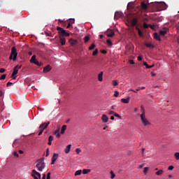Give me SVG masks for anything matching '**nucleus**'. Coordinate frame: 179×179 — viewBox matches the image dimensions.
Segmentation results:
<instances>
[{"label":"nucleus","mask_w":179,"mask_h":179,"mask_svg":"<svg viewBox=\"0 0 179 179\" xmlns=\"http://www.w3.org/2000/svg\"><path fill=\"white\" fill-rule=\"evenodd\" d=\"M36 167L38 169V171H43L45 169V163L44 162V157L40 158L36 161Z\"/></svg>","instance_id":"nucleus-1"},{"label":"nucleus","mask_w":179,"mask_h":179,"mask_svg":"<svg viewBox=\"0 0 179 179\" xmlns=\"http://www.w3.org/2000/svg\"><path fill=\"white\" fill-rule=\"evenodd\" d=\"M127 22L131 26V27H135L138 24V17L134 15H129L127 17Z\"/></svg>","instance_id":"nucleus-2"},{"label":"nucleus","mask_w":179,"mask_h":179,"mask_svg":"<svg viewBox=\"0 0 179 179\" xmlns=\"http://www.w3.org/2000/svg\"><path fill=\"white\" fill-rule=\"evenodd\" d=\"M17 58V50H16V48L15 46H13L11 48V52L9 57V59L13 61H15L16 59Z\"/></svg>","instance_id":"nucleus-3"},{"label":"nucleus","mask_w":179,"mask_h":179,"mask_svg":"<svg viewBox=\"0 0 179 179\" xmlns=\"http://www.w3.org/2000/svg\"><path fill=\"white\" fill-rule=\"evenodd\" d=\"M141 120L144 127H148V125H150V122H149V120L146 119V115H140Z\"/></svg>","instance_id":"nucleus-4"},{"label":"nucleus","mask_w":179,"mask_h":179,"mask_svg":"<svg viewBox=\"0 0 179 179\" xmlns=\"http://www.w3.org/2000/svg\"><path fill=\"white\" fill-rule=\"evenodd\" d=\"M20 68H22V66H19V65H17L14 67L13 71L11 75V78H13V79H16V77L15 76L17 75V73L19 72V69H20Z\"/></svg>","instance_id":"nucleus-5"},{"label":"nucleus","mask_w":179,"mask_h":179,"mask_svg":"<svg viewBox=\"0 0 179 179\" xmlns=\"http://www.w3.org/2000/svg\"><path fill=\"white\" fill-rule=\"evenodd\" d=\"M31 177L34 179H41V174L35 169L31 171Z\"/></svg>","instance_id":"nucleus-6"},{"label":"nucleus","mask_w":179,"mask_h":179,"mask_svg":"<svg viewBox=\"0 0 179 179\" xmlns=\"http://www.w3.org/2000/svg\"><path fill=\"white\" fill-rule=\"evenodd\" d=\"M31 64H35L37 66H41L42 64L36 59V55H33L30 59Z\"/></svg>","instance_id":"nucleus-7"},{"label":"nucleus","mask_w":179,"mask_h":179,"mask_svg":"<svg viewBox=\"0 0 179 179\" xmlns=\"http://www.w3.org/2000/svg\"><path fill=\"white\" fill-rule=\"evenodd\" d=\"M122 15H124V14L121 12H118V11L115 12V17H114L115 20H118L120 19V17H122Z\"/></svg>","instance_id":"nucleus-8"},{"label":"nucleus","mask_w":179,"mask_h":179,"mask_svg":"<svg viewBox=\"0 0 179 179\" xmlns=\"http://www.w3.org/2000/svg\"><path fill=\"white\" fill-rule=\"evenodd\" d=\"M59 43H61L62 45H65L66 43V39L65 38V36L62 35L59 36Z\"/></svg>","instance_id":"nucleus-9"},{"label":"nucleus","mask_w":179,"mask_h":179,"mask_svg":"<svg viewBox=\"0 0 179 179\" xmlns=\"http://www.w3.org/2000/svg\"><path fill=\"white\" fill-rule=\"evenodd\" d=\"M48 125H50V122H44L40 125L39 129H43V131H44V129H45Z\"/></svg>","instance_id":"nucleus-10"},{"label":"nucleus","mask_w":179,"mask_h":179,"mask_svg":"<svg viewBox=\"0 0 179 179\" xmlns=\"http://www.w3.org/2000/svg\"><path fill=\"white\" fill-rule=\"evenodd\" d=\"M57 30L59 32V37L61 36H64L63 34L65 33V30L63 28H62L61 27H57Z\"/></svg>","instance_id":"nucleus-11"},{"label":"nucleus","mask_w":179,"mask_h":179,"mask_svg":"<svg viewBox=\"0 0 179 179\" xmlns=\"http://www.w3.org/2000/svg\"><path fill=\"white\" fill-rule=\"evenodd\" d=\"M57 159H58V154L54 153L52 157V163L51 164H55V162H57Z\"/></svg>","instance_id":"nucleus-12"},{"label":"nucleus","mask_w":179,"mask_h":179,"mask_svg":"<svg viewBox=\"0 0 179 179\" xmlns=\"http://www.w3.org/2000/svg\"><path fill=\"white\" fill-rule=\"evenodd\" d=\"M51 69H52L51 66L50 64L47 65L46 66H45L43 68V73H47L48 72H50V71H51Z\"/></svg>","instance_id":"nucleus-13"},{"label":"nucleus","mask_w":179,"mask_h":179,"mask_svg":"<svg viewBox=\"0 0 179 179\" xmlns=\"http://www.w3.org/2000/svg\"><path fill=\"white\" fill-rule=\"evenodd\" d=\"M168 30H169V29H167V28H163V30L159 31V35L160 36H166V34H167Z\"/></svg>","instance_id":"nucleus-14"},{"label":"nucleus","mask_w":179,"mask_h":179,"mask_svg":"<svg viewBox=\"0 0 179 179\" xmlns=\"http://www.w3.org/2000/svg\"><path fill=\"white\" fill-rule=\"evenodd\" d=\"M115 34V33L114 32V31L113 29H110L107 32L108 37H114Z\"/></svg>","instance_id":"nucleus-15"},{"label":"nucleus","mask_w":179,"mask_h":179,"mask_svg":"<svg viewBox=\"0 0 179 179\" xmlns=\"http://www.w3.org/2000/svg\"><path fill=\"white\" fill-rule=\"evenodd\" d=\"M69 43L71 44V45H76V44H78V40L71 38L69 39Z\"/></svg>","instance_id":"nucleus-16"},{"label":"nucleus","mask_w":179,"mask_h":179,"mask_svg":"<svg viewBox=\"0 0 179 179\" xmlns=\"http://www.w3.org/2000/svg\"><path fill=\"white\" fill-rule=\"evenodd\" d=\"M101 120L104 123L108 122V117H107V115H102Z\"/></svg>","instance_id":"nucleus-17"},{"label":"nucleus","mask_w":179,"mask_h":179,"mask_svg":"<svg viewBox=\"0 0 179 179\" xmlns=\"http://www.w3.org/2000/svg\"><path fill=\"white\" fill-rule=\"evenodd\" d=\"M154 38L157 40V41H162V38H160V35L157 32L154 33Z\"/></svg>","instance_id":"nucleus-18"},{"label":"nucleus","mask_w":179,"mask_h":179,"mask_svg":"<svg viewBox=\"0 0 179 179\" xmlns=\"http://www.w3.org/2000/svg\"><path fill=\"white\" fill-rule=\"evenodd\" d=\"M136 30H137L139 37H143V33L142 32L141 29H139V27H136Z\"/></svg>","instance_id":"nucleus-19"},{"label":"nucleus","mask_w":179,"mask_h":179,"mask_svg":"<svg viewBox=\"0 0 179 179\" xmlns=\"http://www.w3.org/2000/svg\"><path fill=\"white\" fill-rule=\"evenodd\" d=\"M98 80L99 82H103V71H101L98 75Z\"/></svg>","instance_id":"nucleus-20"},{"label":"nucleus","mask_w":179,"mask_h":179,"mask_svg":"<svg viewBox=\"0 0 179 179\" xmlns=\"http://www.w3.org/2000/svg\"><path fill=\"white\" fill-rule=\"evenodd\" d=\"M145 87H138V88L136 90V91L134 90H130V91H131V92H133L134 93H136V92H139V90H145Z\"/></svg>","instance_id":"nucleus-21"},{"label":"nucleus","mask_w":179,"mask_h":179,"mask_svg":"<svg viewBox=\"0 0 179 179\" xmlns=\"http://www.w3.org/2000/svg\"><path fill=\"white\" fill-rule=\"evenodd\" d=\"M65 131H66V125H63L62 127L60 134H62V135H64V134H65Z\"/></svg>","instance_id":"nucleus-22"},{"label":"nucleus","mask_w":179,"mask_h":179,"mask_svg":"<svg viewBox=\"0 0 179 179\" xmlns=\"http://www.w3.org/2000/svg\"><path fill=\"white\" fill-rule=\"evenodd\" d=\"M129 100H130V98H127V99H121V101L122 103H124V104H128V103H129Z\"/></svg>","instance_id":"nucleus-23"},{"label":"nucleus","mask_w":179,"mask_h":179,"mask_svg":"<svg viewBox=\"0 0 179 179\" xmlns=\"http://www.w3.org/2000/svg\"><path fill=\"white\" fill-rule=\"evenodd\" d=\"M71 145H68L66 147V148H65V150H64V152H65V153H69V152L71 151Z\"/></svg>","instance_id":"nucleus-24"},{"label":"nucleus","mask_w":179,"mask_h":179,"mask_svg":"<svg viewBox=\"0 0 179 179\" xmlns=\"http://www.w3.org/2000/svg\"><path fill=\"white\" fill-rule=\"evenodd\" d=\"M55 135H56L57 138H59L61 136V134H59V128L55 131Z\"/></svg>","instance_id":"nucleus-25"},{"label":"nucleus","mask_w":179,"mask_h":179,"mask_svg":"<svg viewBox=\"0 0 179 179\" xmlns=\"http://www.w3.org/2000/svg\"><path fill=\"white\" fill-rule=\"evenodd\" d=\"M141 7L143 9H144L145 10V9H148V5H146V3H145L144 2L141 3Z\"/></svg>","instance_id":"nucleus-26"},{"label":"nucleus","mask_w":179,"mask_h":179,"mask_svg":"<svg viewBox=\"0 0 179 179\" xmlns=\"http://www.w3.org/2000/svg\"><path fill=\"white\" fill-rule=\"evenodd\" d=\"M145 47H148V48H155V45L152 43H145Z\"/></svg>","instance_id":"nucleus-27"},{"label":"nucleus","mask_w":179,"mask_h":179,"mask_svg":"<svg viewBox=\"0 0 179 179\" xmlns=\"http://www.w3.org/2000/svg\"><path fill=\"white\" fill-rule=\"evenodd\" d=\"M132 8H134V3H129L128 4H127V8L128 9H132Z\"/></svg>","instance_id":"nucleus-28"},{"label":"nucleus","mask_w":179,"mask_h":179,"mask_svg":"<svg viewBox=\"0 0 179 179\" xmlns=\"http://www.w3.org/2000/svg\"><path fill=\"white\" fill-rule=\"evenodd\" d=\"M106 43L109 47H111L113 45V42L110 39H107Z\"/></svg>","instance_id":"nucleus-29"},{"label":"nucleus","mask_w":179,"mask_h":179,"mask_svg":"<svg viewBox=\"0 0 179 179\" xmlns=\"http://www.w3.org/2000/svg\"><path fill=\"white\" fill-rule=\"evenodd\" d=\"M83 174H87L90 173V169H83L82 171Z\"/></svg>","instance_id":"nucleus-30"},{"label":"nucleus","mask_w":179,"mask_h":179,"mask_svg":"<svg viewBox=\"0 0 179 179\" xmlns=\"http://www.w3.org/2000/svg\"><path fill=\"white\" fill-rule=\"evenodd\" d=\"M141 115H145V108L143 107V106H141Z\"/></svg>","instance_id":"nucleus-31"},{"label":"nucleus","mask_w":179,"mask_h":179,"mask_svg":"<svg viewBox=\"0 0 179 179\" xmlns=\"http://www.w3.org/2000/svg\"><path fill=\"white\" fill-rule=\"evenodd\" d=\"M155 174H156L157 176H162V174H163V170H162V169L159 170L158 171H157V172L155 173Z\"/></svg>","instance_id":"nucleus-32"},{"label":"nucleus","mask_w":179,"mask_h":179,"mask_svg":"<svg viewBox=\"0 0 179 179\" xmlns=\"http://www.w3.org/2000/svg\"><path fill=\"white\" fill-rule=\"evenodd\" d=\"M80 174H82V170H78L76 171L74 176H80Z\"/></svg>","instance_id":"nucleus-33"},{"label":"nucleus","mask_w":179,"mask_h":179,"mask_svg":"<svg viewBox=\"0 0 179 179\" xmlns=\"http://www.w3.org/2000/svg\"><path fill=\"white\" fill-rule=\"evenodd\" d=\"M95 47L96 45L94 43H92L89 48L90 51H91L92 50H94Z\"/></svg>","instance_id":"nucleus-34"},{"label":"nucleus","mask_w":179,"mask_h":179,"mask_svg":"<svg viewBox=\"0 0 179 179\" xmlns=\"http://www.w3.org/2000/svg\"><path fill=\"white\" fill-rule=\"evenodd\" d=\"M115 178V173H114V171H110V178L114 179Z\"/></svg>","instance_id":"nucleus-35"},{"label":"nucleus","mask_w":179,"mask_h":179,"mask_svg":"<svg viewBox=\"0 0 179 179\" xmlns=\"http://www.w3.org/2000/svg\"><path fill=\"white\" fill-rule=\"evenodd\" d=\"M174 157H175L176 160H179V152H176L174 154Z\"/></svg>","instance_id":"nucleus-36"},{"label":"nucleus","mask_w":179,"mask_h":179,"mask_svg":"<svg viewBox=\"0 0 179 179\" xmlns=\"http://www.w3.org/2000/svg\"><path fill=\"white\" fill-rule=\"evenodd\" d=\"M97 54H99V50L96 49L93 53H92V55L93 57H96V55H97Z\"/></svg>","instance_id":"nucleus-37"},{"label":"nucleus","mask_w":179,"mask_h":179,"mask_svg":"<svg viewBox=\"0 0 179 179\" xmlns=\"http://www.w3.org/2000/svg\"><path fill=\"white\" fill-rule=\"evenodd\" d=\"M69 33L66 32V31H64V33L63 34V37H69Z\"/></svg>","instance_id":"nucleus-38"},{"label":"nucleus","mask_w":179,"mask_h":179,"mask_svg":"<svg viewBox=\"0 0 179 179\" xmlns=\"http://www.w3.org/2000/svg\"><path fill=\"white\" fill-rule=\"evenodd\" d=\"M89 40H90V37H89L87 36H85V38H84L85 43H87V41H89Z\"/></svg>","instance_id":"nucleus-39"},{"label":"nucleus","mask_w":179,"mask_h":179,"mask_svg":"<svg viewBox=\"0 0 179 179\" xmlns=\"http://www.w3.org/2000/svg\"><path fill=\"white\" fill-rule=\"evenodd\" d=\"M4 79H6V74H3V75L0 77V80H4Z\"/></svg>","instance_id":"nucleus-40"},{"label":"nucleus","mask_w":179,"mask_h":179,"mask_svg":"<svg viewBox=\"0 0 179 179\" xmlns=\"http://www.w3.org/2000/svg\"><path fill=\"white\" fill-rule=\"evenodd\" d=\"M48 156H50V148H47L46 150L45 157H48Z\"/></svg>","instance_id":"nucleus-41"},{"label":"nucleus","mask_w":179,"mask_h":179,"mask_svg":"<svg viewBox=\"0 0 179 179\" xmlns=\"http://www.w3.org/2000/svg\"><path fill=\"white\" fill-rule=\"evenodd\" d=\"M114 117H117V118H119V120H121V115H118V113H114Z\"/></svg>","instance_id":"nucleus-42"},{"label":"nucleus","mask_w":179,"mask_h":179,"mask_svg":"<svg viewBox=\"0 0 179 179\" xmlns=\"http://www.w3.org/2000/svg\"><path fill=\"white\" fill-rule=\"evenodd\" d=\"M113 86H118V82L115 80L113 81Z\"/></svg>","instance_id":"nucleus-43"},{"label":"nucleus","mask_w":179,"mask_h":179,"mask_svg":"<svg viewBox=\"0 0 179 179\" xmlns=\"http://www.w3.org/2000/svg\"><path fill=\"white\" fill-rule=\"evenodd\" d=\"M143 27H144V29H149L150 26L146 22H144Z\"/></svg>","instance_id":"nucleus-44"},{"label":"nucleus","mask_w":179,"mask_h":179,"mask_svg":"<svg viewBox=\"0 0 179 179\" xmlns=\"http://www.w3.org/2000/svg\"><path fill=\"white\" fill-rule=\"evenodd\" d=\"M115 113V112L113 111V110H109L108 114V115H114V114Z\"/></svg>","instance_id":"nucleus-45"},{"label":"nucleus","mask_w":179,"mask_h":179,"mask_svg":"<svg viewBox=\"0 0 179 179\" xmlns=\"http://www.w3.org/2000/svg\"><path fill=\"white\" fill-rule=\"evenodd\" d=\"M69 23H70V24H73V23H75V19H71L69 22Z\"/></svg>","instance_id":"nucleus-46"},{"label":"nucleus","mask_w":179,"mask_h":179,"mask_svg":"<svg viewBox=\"0 0 179 179\" xmlns=\"http://www.w3.org/2000/svg\"><path fill=\"white\" fill-rule=\"evenodd\" d=\"M143 65H144V66H145L147 68V69H149V64H148V63L146 62H143Z\"/></svg>","instance_id":"nucleus-47"},{"label":"nucleus","mask_w":179,"mask_h":179,"mask_svg":"<svg viewBox=\"0 0 179 179\" xmlns=\"http://www.w3.org/2000/svg\"><path fill=\"white\" fill-rule=\"evenodd\" d=\"M46 179H51V173H48Z\"/></svg>","instance_id":"nucleus-48"},{"label":"nucleus","mask_w":179,"mask_h":179,"mask_svg":"<svg viewBox=\"0 0 179 179\" xmlns=\"http://www.w3.org/2000/svg\"><path fill=\"white\" fill-rule=\"evenodd\" d=\"M148 170H149V168L145 167V168H144V170H143L144 174H146V173H148Z\"/></svg>","instance_id":"nucleus-49"},{"label":"nucleus","mask_w":179,"mask_h":179,"mask_svg":"<svg viewBox=\"0 0 179 179\" xmlns=\"http://www.w3.org/2000/svg\"><path fill=\"white\" fill-rule=\"evenodd\" d=\"M48 141L52 142V141H54V137H52V136H50L48 138Z\"/></svg>","instance_id":"nucleus-50"},{"label":"nucleus","mask_w":179,"mask_h":179,"mask_svg":"<svg viewBox=\"0 0 179 179\" xmlns=\"http://www.w3.org/2000/svg\"><path fill=\"white\" fill-rule=\"evenodd\" d=\"M119 94H120V92H118L117 91H115L114 93L115 97H118Z\"/></svg>","instance_id":"nucleus-51"},{"label":"nucleus","mask_w":179,"mask_h":179,"mask_svg":"<svg viewBox=\"0 0 179 179\" xmlns=\"http://www.w3.org/2000/svg\"><path fill=\"white\" fill-rule=\"evenodd\" d=\"M43 132H44V130H43V129H40V131H39V133H38V136H41V135H43Z\"/></svg>","instance_id":"nucleus-52"},{"label":"nucleus","mask_w":179,"mask_h":179,"mask_svg":"<svg viewBox=\"0 0 179 179\" xmlns=\"http://www.w3.org/2000/svg\"><path fill=\"white\" fill-rule=\"evenodd\" d=\"M150 29H152V30H155V28L156 27V26L152 25V24H149Z\"/></svg>","instance_id":"nucleus-53"},{"label":"nucleus","mask_w":179,"mask_h":179,"mask_svg":"<svg viewBox=\"0 0 179 179\" xmlns=\"http://www.w3.org/2000/svg\"><path fill=\"white\" fill-rule=\"evenodd\" d=\"M76 152L77 155H79V153L81 152V150H80V149L77 148V149L76 150Z\"/></svg>","instance_id":"nucleus-54"},{"label":"nucleus","mask_w":179,"mask_h":179,"mask_svg":"<svg viewBox=\"0 0 179 179\" xmlns=\"http://www.w3.org/2000/svg\"><path fill=\"white\" fill-rule=\"evenodd\" d=\"M12 85H13V83H10V82H8L6 84V86L8 87V86H12Z\"/></svg>","instance_id":"nucleus-55"},{"label":"nucleus","mask_w":179,"mask_h":179,"mask_svg":"<svg viewBox=\"0 0 179 179\" xmlns=\"http://www.w3.org/2000/svg\"><path fill=\"white\" fill-rule=\"evenodd\" d=\"M3 72H5V69L3 68L0 69V73H3Z\"/></svg>","instance_id":"nucleus-56"},{"label":"nucleus","mask_w":179,"mask_h":179,"mask_svg":"<svg viewBox=\"0 0 179 179\" xmlns=\"http://www.w3.org/2000/svg\"><path fill=\"white\" fill-rule=\"evenodd\" d=\"M129 64L131 65H134L135 64V62H134V60H129Z\"/></svg>","instance_id":"nucleus-57"},{"label":"nucleus","mask_w":179,"mask_h":179,"mask_svg":"<svg viewBox=\"0 0 179 179\" xmlns=\"http://www.w3.org/2000/svg\"><path fill=\"white\" fill-rule=\"evenodd\" d=\"M13 155L15 157H19V154H17V152H14Z\"/></svg>","instance_id":"nucleus-58"},{"label":"nucleus","mask_w":179,"mask_h":179,"mask_svg":"<svg viewBox=\"0 0 179 179\" xmlns=\"http://www.w3.org/2000/svg\"><path fill=\"white\" fill-rule=\"evenodd\" d=\"M173 169H174V166H169V168H168V170H173Z\"/></svg>","instance_id":"nucleus-59"},{"label":"nucleus","mask_w":179,"mask_h":179,"mask_svg":"<svg viewBox=\"0 0 179 179\" xmlns=\"http://www.w3.org/2000/svg\"><path fill=\"white\" fill-rule=\"evenodd\" d=\"M138 61H142V57L138 56Z\"/></svg>","instance_id":"nucleus-60"},{"label":"nucleus","mask_w":179,"mask_h":179,"mask_svg":"<svg viewBox=\"0 0 179 179\" xmlns=\"http://www.w3.org/2000/svg\"><path fill=\"white\" fill-rule=\"evenodd\" d=\"M18 153H20V155H23V150H20L18 151Z\"/></svg>","instance_id":"nucleus-61"},{"label":"nucleus","mask_w":179,"mask_h":179,"mask_svg":"<svg viewBox=\"0 0 179 179\" xmlns=\"http://www.w3.org/2000/svg\"><path fill=\"white\" fill-rule=\"evenodd\" d=\"M71 26H72V25L71 24V23L69 22V24H68V25H67V27H66V29H69V27H70Z\"/></svg>","instance_id":"nucleus-62"},{"label":"nucleus","mask_w":179,"mask_h":179,"mask_svg":"<svg viewBox=\"0 0 179 179\" xmlns=\"http://www.w3.org/2000/svg\"><path fill=\"white\" fill-rule=\"evenodd\" d=\"M47 177V176L45 174L43 175L42 179H45V178Z\"/></svg>","instance_id":"nucleus-63"},{"label":"nucleus","mask_w":179,"mask_h":179,"mask_svg":"<svg viewBox=\"0 0 179 179\" xmlns=\"http://www.w3.org/2000/svg\"><path fill=\"white\" fill-rule=\"evenodd\" d=\"M177 42H178V44H179V36L177 37Z\"/></svg>","instance_id":"nucleus-64"}]
</instances>
